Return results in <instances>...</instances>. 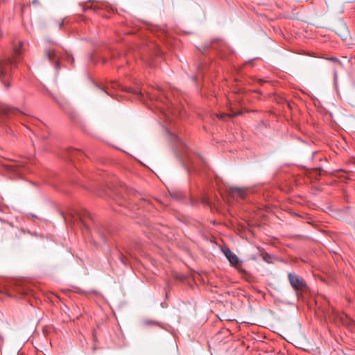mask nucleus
<instances>
[{
  "label": "nucleus",
  "mask_w": 355,
  "mask_h": 355,
  "mask_svg": "<svg viewBox=\"0 0 355 355\" xmlns=\"http://www.w3.org/2000/svg\"><path fill=\"white\" fill-rule=\"evenodd\" d=\"M19 46L14 49L15 53V57L0 60V81L4 85L6 89L10 87L12 69L17 62V56L21 53L20 48L22 46L23 42H19Z\"/></svg>",
  "instance_id": "nucleus-1"
},
{
  "label": "nucleus",
  "mask_w": 355,
  "mask_h": 355,
  "mask_svg": "<svg viewBox=\"0 0 355 355\" xmlns=\"http://www.w3.org/2000/svg\"><path fill=\"white\" fill-rule=\"evenodd\" d=\"M288 279L291 287L296 292L297 295H298L300 291H303L307 288V284L304 279L295 273L289 272L288 274Z\"/></svg>",
  "instance_id": "nucleus-2"
},
{
  "label": "nucleus",
  "mask_w": 355,
  "mask_h": 355,
  "mask_svg": "<svg viewBox=\"0 0 355 355\" xmlns=\"http://www.w3.org/2000/svg\"><path fill=\"white\" fill-rule=\"evenodd\" d=\"M29 292L30 291L26 287L19 284H10L8 288H5L3 291L0 290V293H5L10 297L26 295L29 294Z\"/></svg>",
  "instance_id": "nucleus-3"
},
{
  "label": "nucleus",
  "mask_w": 355,
  "mask_h": 355,
  "mask_svg": "<svg viewBox=\"0 0 355 355\" xmlns=\"http://www.w3.org/2000/svg\"><path fill=\"white\" fill-rule=\"evenodd\" d=\"M25 114L24 112L17 108L3 105L0 107V124H3L6 119H12L13 116H18Z\"/></svg>",
  "instance_id": "nucleus-4"
},
{
  "label": "nucleus",
  "mask_w": 355,
  "mask_h": 355,
  "mask_svg": "<svg viewBox=\"0 0 355 355\" xmlns=\"http://www.w3.org/2000/svg\"><path fill=\"white\" fill-rule=\"evenodd\" d=\"M107 6L105 3L90 0L83 6L82 10L83 12H86L88 10H93L94 12H98V10L105 8Z\"/></svg>",
  "instance_id": "nucleus-5"
},
{
  "label": "nucleus",
  "mask_w": 355,
  "mask_h": 355,
  "mask_svg": "<svg viewBox=\"0 0 355 355\" xmlns=\"http://www.w3.org/2000/svg\"><path fill=\"white\" fill-rule=\"evenodd\" d=\"M44 52L46 57L49 60V61L55 64V67L58 70L60 69V53L54 49L51 48H46Z\"/></svg>",
  "instance_id": "nucleus-6"
},
{
  "label": "nucleus",
  "mask_w": 355,
  "mask_h": 355,
  "mask_svg": "<svg viewBox=\"0 0 355 355\" xmlns=\"http://www.w3.org/2000/svg\"><path fill=\"white\" fill-rule=\"evenodd\" d=\"M222 251L232 266H236L239 264L238 257L228 247H224Z\"/></svg>",
  "instance_id": "nucleus-7"
},
{
  "label": "nucleus",
  "mask_w": 355,
  "mask_h": 355,
  "mask_svg": "<svg viewBox=\"0 0 355 355\" xmlns=\"http://www.w3.org/2000/svg\"><path fill=\"white\" fill-rule=\"evenodd\" d=\"M26 167L23 164L20 163H15L13 164L8 165L7 169L8 171L16 173L17 175H21L26 171Z\"/></svg>",
  "instance_id": "nucleus-8"
},
{
  "label": "nucleus",
  "mask_w": 355,
  "mask_h": 355,
  "mask_svg": "<svg viewBox=\"0 0 355 355\" xmlns=\"http://www.w3.org/2000/svg\"><path fill=\"white\" fill-rule=\"evenodd\" d=\"M232 195H237L241 199H245L246 197V191L239 187H232L230 189Z\"/></svg>",
  "instance_id": "nucleus-9"
},
{
  "label": "nucleus",
  "mask_w": 355,
  "mask_h": 355,
  "mask_svg": "<svg viewBox=\"0 0 355 355\" xmlns=\"http://www.w3.org/2000/svg\"><path fill=\"white\" fill-rule=\"evenodd\" d=\"M84 217H87V218L92 219L91 214L87 211H85L83 216H80V220H81L82 223L84 225L85 228H87L88 225L85 221V220L83 218Z\"/></svg>",
  "instance_id": "nucleus-10"
},
{
  "label": "nucleus",
  "mask_w": 355,
  "mask_h": 355,
  "mask_svg": "<svg viewBox=\"0 0 355 355\" xmlns=\"http://www.w3.org/2000/svg\"><path fill=\"white\" fill-rule=\"evenodd\" d=\"M241 114V112H232L230 114H220L218 116V117L221 119H223L225 116H228L230 118H234Z\"/></svg>",
  "instance_id": "nucleus-11"
},
{
  "label": "nucleus",
  "mask_w": 355,
  "mask_h": 355,
  "mask_svg": "<svg viewBox=\"0 0 355 355\" xmlns=\"http://www.w3.org/2000/svg\"><path fill=\"white\" fill-rule=\"evenodd\" d=\"M170 194L172 196V198L176 200H180L183 197V193L180 191L170 192Z\"/></svg>",
  "instance_id": "nucleus-12"
},
{
  "label": "nucleus",
  "mask_w": 355,
  "mask_h": 355,
  "mask_svg": "<svg viewBox=\"0 0 355 355\" xmlns=\"http://www.w3.org/2000/svg\"><path fill=\"white\" fill-rule=\"evenodd\" d=\"M127 92H129V93H132L137 96H141V92L139 89H133V88H131V87H129L127 89Z\"/></svg>",
  "instance_id": "nucleus-13"
},
{
  "label": "nucleus",
  "mask_w": 355,
  "mask_h": 355,
  "mask_svg": "<svg viewBox=\"0 0 355 355\" xmlns=\"http://www.w3.org/2000/svg\"><path fill=\"white\" fill-rule=\"evenodd\" d=\"M80 152L78 150H73V149H71L69 151V156L71 157H73V156H75L76 154L79 153Z\"/></svg>",
  "instance_id": "nucleus-14"
},
{
  "label": "nucleus",
  "mask_w": 355,
  "mask_h": 355,
  "mask_svg": "<svg viewBox=\"0 0 355 355\" xmlns=\"http://www.w3.org/2000/svg\"><path fill=\"white\" fill-rule=\"evenodd\" d=\"M67 56L68 62H70L71 64H73V62H74L73 57L71 55H68V54Z\"/></svg>",
  "instance_id": "nucleus-15"
},
{
  "label": "nucleus",
  "mask_w": 355,
  "mask_h": 355,
  "mask_svg": "<svg viewBox=\"0 0 355 355\" xmlns=\"http://www.w3.org/2000/svg\"><path fill=\"white\" fill-rule=\"evenodd\" d=\"M327 60H330L331 62H339L338 58H336V57H331V58H327Z\"/></svg>",
  "instance_id": "nucleus-16"
},
{
  "label": "nucleus",
  "mask_w": 355,
  "mask_h": 355,
  "mask_svg": "<svg viewBox=\"0 0 355 355\" xmlns=\"http://www.w3.org/2000/svg\"><path fill=\"white\" fill-rule=\"evenodd\" d=\"M268 258H270V254H267V253H266V254L263 256V259H264L265 261H268Z\"/></svg>",
  "instance_id": "nucleus-17"
},
{
  "label": "nucleus",
  "mask_w": 355,
  "mask_h": 355,
  "mask_svg": "<svg viewBox=\"0 0 355 355\" xmlns=\"http://www.w3.org/2000/svg\"><path fill=\"white\" fill-rule=\"evenodd\" d=\"M146 324H157V323L156 322H153V321H146Z\"/></svg>",
  "instance_id": "nucleus-18"
},
{
  "label": "nucleus",
  "mask_w": 355,
  "mask_h": 355,
  "mask_svg": "<svg viewBox=\"0 0 355 355\" xmlns=\"http://www.w3.org/2000/svg\"><path fill=\"white\" fill-rule=\"evenodd\" d=\"M103 91L104 92V90H103ZM105 92L106 94H107L108 95L112 96V94H110L107 90H105Z\"/></svg>",
  "instance_id": "nucleus-19"
}]
</instances>
